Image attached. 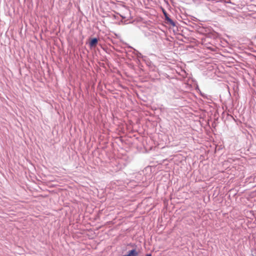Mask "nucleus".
<instances>
[{
    "label": "nucleus",
    "mask_w": 256,
    "mask_h": 256,
    "mask_svg": "<svg viewBox=\"0 0 256 256\" xmlns=\"http://www.w3.org/2000/svg\"><path fill=\"white\" fill-rule=\"evenodd\" d=\"M99 64H104V63H102V64H101V63H99Z\"/></svg>",
    "instance_id": "obj_8"
},
{
    "label": "nucleus",
    "mask_w": 256,
    "mask_h": 256,
    "mask_svg": "<svg viewBox=\"0 0 256 256\" xmlns=\"http://www.w3.org/2000/svg\"><path fill=\"white\" fill-rule=\"evenodd\" d=\"M123 256H138V253L136 250H132L128 252V254Z\"/></svg>",
    "instance_id": "obj_4"
},
{
    "label": "nucleus",
    "mask_w": 256,
    "mask_h": 256,
    "mask_svg": "<svg viewBox=\"0 0 256 256\" xmlns=\"http://www.w3.org/2000/svg\"><path fill=\"white\" fill-rule=\"evenodd\" d=\"M163 14L164 16L166 22L167 24H170L172 26H176V22H174L170 18L168 14L166 12L165 10H163Z\"/></svg>",
    "instance_id": "obj_1"
},
{
    "label": "nucleus",
    "mask_w": 256,
    "mask_h": 256,
    "mask_svg": "<svg viewBox=\"0 0 256 256\" xmlns=\"http://www.w3.org/2000/svg\"><path fill=\"white\" fill-rule=\"evenodd\" d=\"M98 38H94L90 39L89 42V46L92 48L96 46L98 44Z\"/></svg>",
    "instance_id": "obj_2"
},
{
    "label": "nucleus",
    "mask_w": 256,
    "mask_h": 256,
    "mask_svg": "<svg viewBox=\"0 0 256 256\" xmlns=\"http://www.w3.org/2000/svg\"><path fill=\"white\" fill-rule=\"evenodd\" d=\"M138 58H142L143 61L146 63V64H151V62L150 61V60L148 58H147L146 56H142L140 53H139L138 54Z\"/></svg>",
    "instance_id": "obj_3"
},
{
    "label": "nucleus",
    "mask_w": 256,
    "mask_h": 256,
    "mask_svg": "<svg viewBox=\"0 0 256 256\" xmlns=\"http://www.w3.org/2000/svg\"><path fill=\"white\" fill-rule=\"evenodd\" d=\"M206 64H210V62H206Z\"/></svg>",
    "instance_id": "obj_5"
},
{
    "label": "nucleus",
    "mask_w": 256,
    "mask_h": 256,
    "mask_svg": "<svg viewBox=\"0 0 256 256\" xmlns=\"http://www.w3.org/2000/svg\"><path fill=\"white\" fill-rule=\"evenodd\" d=\"M147 256H152L151 254H148Z\"/></svg>",
    "instance_id": "obj_7"
},
{
    "label": "nucleus",
    "mask_w": 256,
    "mask_h": 256,
    "mask_svg": "<svg viewBox=\"0 0 256 256\" xmlns=\"http://www.w3.org/2000/svg\"><path fill=\"white\" fill-rule=\"evenodd\" d=\"M122 18H126V17H124L123 16H122Z\"/></svg>",
    "instance_id": "obj_6"
}]
</instances>
